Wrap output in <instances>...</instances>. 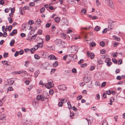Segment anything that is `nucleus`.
<instances>
[{"mask_svg":"<svg viewBox=\"0 0 125 125\" xmlns=\"http://www.w3.org/2000/svg\"><path fill=\"white\" fill-rule=\"evenodd\" d=\"M29 5L30 6H33L35 5V3L33 2H31L29 3Z\"/></svg>","mask_w":125,"mask_h":125,"instance_id":"53","label":"nucleus"},{"mask_svg":"<svg viewBox=\"0 0 125 125\" xmlns=\"http://www.w3.org/2000/svg\"><path fill=\"white\" fill-rule=\"evenodd\" d=\"M51 25V23H47L46 25V26L47 28H49L50 27Z\"/></svg>","mask_w":125,"mask_h":125,"instance_id":"61","label":"nucleus"},{"mask_svg":"<svg viewBox=\"0 0 125 125\" xmlns=\"http://www.w3.org/2000/svg\"><path fill=\"white\" fill-rule=\"evenodd\" d=\"M113 38L116 40L118 41L120 40V38L116 37L115 35H114L113 37Z\"/></svg>","mask_w":125,"mask_h":125,"instance_id":"19","label":"nucleus"},{"mask_svg":"<svg viewBox=\"0 0 125 125\" xmlns=\"http://www.w3.org/2000/svg\"><path fill=\"white\" fill-rule=\"evenodd\" d=\"M61 45L62 47L64 48L67 45L66 43L63 41H61Z\"/></svg>","mask_w":125,"mask_h":125,"instance_id":"15","label":"nucleus"},{"mask_svg":"<svg viewBox=\"0 0 125 125\" xmlns=\"http://www.w3.org/2000/svg\"><path fill=\"white\" fill-rule=\"evenodd\" d=\"M69 57L71 59L73 58V59H76V58L77 57L76 55L73 54L69 55H68V57Z\"/></svg>","mask_w":125,"mask_h":125,"instance_id":"13","label":"nucleus"},{"mask_svg":"<svg viewBox=\"0 0 125 125\" xmlns=\"http://www.w3.org/2000/svg\"><path fill=\"white\" fill-rule=\"evenodd\" d=\"M38 49V48L37 47V48H31V53H33L37 49Z\"/></svg>","mask_w":125,"mask_h":125,"instance_id":"20","label":"nucleus"},{"mask_svg":"<svg viewBox=\"0 0 125 125\" xmlns=\"http://www.w3.org/2000/svg\"><path fill=\"white\" fill-rule=\"evenodd\" d=\"M45 10V8L43 7L41 8L40 10L41 12L42 13H43Z\"/></svg>","mask_w":125,"mask_h":125,"instance_id":"30","label":"nucleus"},{"mask_svg":"<svg viewBox=\"0 0 125 125\" xmlns=\"http://www.w3.org/2000/svg\"><path fill=\"white\" fill-rule=\"evenodd\" d=\"M8 84L9 85H11L13 84L14 82L12 79H8Z\"/></svg>","mask_w":125,"mask_h":125,"instance_id":"7","label":"nucleus"},{"mask_svg":"<svg viewBox=\"0 0 125 125\" xmlns=\"http://www.w3.org/2000/svg\"><path fill=\"white\" fill-rule=\"evenodd\" d=\"M86 63H84L82 64H81V66L82 67L84 68L86 66Z\"/></svg>","mask_w":125,"mask_h":125,"instance_id":"55","label":"nucleus"},{"mask_svg":"<svg viewBox=\"0 0 125 125\" xmlns=\"http://www.w3.org/2000/svg\"><path fill=\"white\" fill-rule=\"evenodd\" d=\"M3 99L0 100V106H1L3 104Z\"/></svg>","mask_w":125,"mask_h":125,"instance_id":"45","label":"nucleus"},{"mask_svg":"<svg viewBox=\"0 0 125 125\" xmlns=\"http://www.w3.org/2000/svg\"><path fill=\"white\" fill-rule=\"evenodd\" d=\"M26 72L25 71H16V72H13V74H21L22 73H25Z\"/></svg>","mask_w":125,"mask_h":125,"instance_id":"10","label":"nucleus"},{"mask_svg":"<svg viewBox=\"0 0 125 125\" xmlns=\"http://www.w3.org/2000/svg\"><path fill=\"white\" fill-rule=\"evenodd\" d=\"M68 49L69 52L71 53L75 52L77 51L75 47L74 46L69 47Z\"/></svg>","mask_w":125,"mask_h":125,"instance_id":"3","label":"nucleus"},{"mask_svg":"<svg viewBox=\"0 0 125 125\" xmlns=\"http://www.w3.org/2000/svg\"><path fill=\"white\" fill-rule=\"evenodd\" d=\"M106 83L105 82H104L102 83L101 85V86L102 87H104L106 85Z\"/></svg>","mask_w":125,"mask_h":125,"instance_id":"56","label":"nucleus"},{"mask_svg":"<svg viewBox=\"0 0 125 125\" xmlns=\"http://www.w3.org/2000/svg\"><path fill=\"white\" fill-rule=\"evenodd\" d=\"M96 45V44L94 42H92L90 43V46L93 47L95 46Z\"/></svg>","mask_w":125,"mask_h":125,"instance_id":"39","label":"nucleus"},{"mask_svg":"<svg viewBox=\"0 0 125 125\" xmlns=\"http://www.w3.org/2000/svg\"><path fill=\"white\" fill-rule=\"evenodd\" d=\"M39 73L40 72L38 70H37L35 72L34 74L36 78L38 76V75Z\"/></svg>","mask_w":125,"mask_h":125,"instance_id":"23","label":"nucleus"},{"mask_svg":"<svg viewBox=\"0 0 125 125\" xmlns=\"http://www.w3.org/2000/svg\"><path fill=\"white\" fill-rule=\"evenodd\" d=\"M37 35V34H35L33 36H32L31 39V40H33L34 39H35L36 38V37Z\"/></svg>","mask_w":125,"mask_h":125,"instance_id":"24","label":"nucleus"},{"mask_svg":"<svg viewBox=\"0 0 125 125\" xmlns=\"http://www.w3.org/2000/svg\"><path fill=\"white\" fill-rule=\"evenodd\" d=\"M34 58H35V59H38L40 58V56H39L38 55L36 54H35L34 55Z\"/></svg>","mask_w":125,"mask_h":125,"instance_id":"34","label":"nucleus"},{"mask_svg":"<svg viewBox=\"0 0 125 125\" xmlns=\"http://www.w3.org/2000/svg\"><path fill=\"white\" fill-rule=\"evenodd\" d=\"M15 10V8L14 7H13L11 9V13H13L14 12Z\"/></svg>","mask_w":125,"mask_h":125,"instance_id":"52","label":"nucleus"},{"mask_svg":"<svg viewBox=\"0 0 125 125\" xmlns=\"http://www.w3.org/2000/svg\"><path fill=\"white\" fill-rule=\"evenodd\" d=\"M72 72L74 73H75L77 72L75 68H73L72 70Z\"/></svg>","mask_w":125,"mask_h":125,"instance_id":"37","label":"nucleus"},{"mask_svg":"<svg viewBox=\"0 0 125 125\" xmlns=\"http://www.w3.org/2000/svg\"><path fill=\"white\" fill-rule=\"evenodd\" d=\"M111 7L113 6V3L112 0H103Z\"/></svg>","mask_w":125,"mask_h":125,"instance_id":"4","label":"nucleus"},{"mask_svg":"<svg viewBox=\"0 0 125 125\" xmlns=\"http://www.w3.org/2000/svg\"><path fill=\"white\" fill-rule=\"evenodd\" d=\"M91 79L90 77H87L83 78V81L86 83H88L90 82Z\"/></svg>","mask_w":125,"mask_h":125,"instance_id":"9","label":"nucleus"},{"mask_svg":"<svg viewBox=\"0 0 125 125\" xmlns=\"http://www.w3.org/2000/svg\"><path fill=\"white\" fill-rule=\"evenodd\" d=\"M17 33V30L16 29L13 30V31L10 33V35L11 36H13L14 34H16Z\"/></svg>","mask_w":125,"mask_h":125,"instance_id":"14","label":"nucleus"},{"mask_svg":"<svg viewBox=\"0 0 125 125\" xmlns=\"http://www.w3.org/2000/svg\"><path fill=\"white\" fill-rule=\"evenodd\" d=\"M8 53H4L3 55V56L4 58H6L7 57L8 55Z\"/></svg>","mask_w":125,"mask_h":125,"instance_id":"40","label":"nucleus"},{"mask_svg":"<svg viewBox=\"0 0 125 125\" xmlns=\"http://www.w3.org/2000/svg\"><path fill=\"white\" fill-rule=\"evenodd\" d=\"M46 40L47 41H49L50 39V36L49 35H46L45 37Z\"/></svg>","mask_w":125,"mask_h":125,"instance_id":"29","label":"nucleus"},{"mask_svg":"<svg viewBox=\"0 0 125 125\" xmlns=\"http://www.w3.org/2000/svg\"><path fill=\"white\" fill-rule=\"evenodd\" d=\"M54 20L56 23H58L60 21V18L59 17H57L55 18Z\"/></svg>","mask_w":125,"mask_h":125,"instance_id":"16","label":"nucleus"},{"mask_svg":"<svg viewBox=\"0 0 125 125\" xmlns=\"http://www.w3.org/2000/svg\"><path fill=\"white\" fill-rule=\"evenodd\" d=\"M21 36L22 37H24L25 36V33H21V34H20Z\"/></svg>","mask_w":125,"mask_h":125,"instance_id":"62","label":"nucleus"},{"mask_svg":"<svg viewBox=\"0 0 125 125\" xmlns=\"http://www.w3.org/2000/svg\"><path fill=\"white\" fill-rule=\"evenodd\" d=\"M49 63L47 62H46L43 64L42 66L44 67L43 69H45L46 70L47 69V67L48 66Z\"/></svg>","mask_w":125,"mask_h":125,"instance_id":"11","label":"nucleus"},{"mask_svg":"<svg viewBox=\"0 0 125 125\" xmlns=\"http://www.w3.org/2000/svg\"><path fill=\"white\" fill-rule=\"evenodd\" d=\"M80 86H83L84 85H85V83L84 82H82L81 83H80Z\"/></svg>","mask_w":125,"mask_h":125,"instance_id":"64","label":"nucleus"},{"mask_svg":"<svg viewBox=\"0 0 125 125\" xmlns=\"http://www.w3.org/2000/svg\"><path fill=\"white\" fill-rule=\"evenodd\" d=\"M66 35L65 33H62L61 34V37L63 39H65L66 38Z\"/></svg>","mask_w":125,"mask_h":125,"instance_id":"25","label":"nucleus"},{"mask_svg":"<svg viewBox=\"0 0 125 125\" xmlns=\"http://www.w3.org/2000/svg\"><path fill=\"white\" fill-rule=\"evenodd\" d=\"M82 98V96L81 95H79L77 97V100H80Z\"/></svg>","mask_w":125,"mask_h":125,"instance_id":"36","label":"nucleus"},{"mask_svg":"<svg viewBox=\"0 0 125 125\" xmlns=\"http://www.w3.org/2000/svg\"><path fill=\"white\" fill-rule=\"evenodd\" d=\"M96 4L98 6H99L100 4V2L99 0H96Z\"/></svg>","mask_w":125,"mask_h":125,"instance_id":"47","label":"nucleus"},{"mask_svg":"<svg viewBox=\"0 0 125 125\" xmlns=\"http://www.w3.org/2000/svg\"><path fill=\"white\" fill-rule=\"evenodd\" d=\"M100 45L102 47L104 46L105 45V43L103 42H100Z\"/></svg>","mask_w":125,"mask_h":125,"instance_id":"42","label":"nucleus"},{"mask_svg":"<svg viewBox=\"0 0 125 125\" xmlns=\"http://www.w3.org/2000/svg\"><path fill=\"white\" fill-rule=\"evenodd\" d=\"M67 104L68 105V108L69 109H71L72 108V106L70 102H68L67 103Z\"/></svg>","mask_w":125,"mask_h":125,"instance_id":"28","label":"nucleus"},{"mask_svg":"<svg viewBox=\"0 0 125 125\" xmlns=\"http://www.w3.org/2000/svg\"><path fill=\"white\" fill-rule=\"evenodd\" d=\"M49 93L51 95H52L54 93L52 89H51L49 91Z\"/></svg>","mask_w":125,"mask_h":125,"instance_id":"49","label":"nucleus"},{"mask_svg":"<svg viewBox=\"0 0 125 125\" xmlns=\"http://www.w3.org/2000/svg\"><path fill=\"white\" fill-rule=\"evenodd\" d=\"M97 62L99 64H102L103 62L101 60H99L97 61Z\"/></svg>","mask_w":125,"mask_h":125,"instance_id":"32","label":"nucleus"},{"mask_svg":"<svg viewBox=\"0 0 125 125\" xmlns=\"http://www.w3.org/2000/svg\"><path fill=\"white\" fill-rule=\"evenodd\" d=\"M115 22V21H113L111 20H109L108 30H109V31L113 29V28H114V26L113 23Z\"/></svg>","mask_w":125,"mask_h":125,"instance_id":"2","label":"nucleus"},{"mask_svg":"<svg viewBox=\"0 0 125 125\" xmlns=\"http://www.w3.org/2000/svg\"><path fill=\"white\" fill-rule=\"evenodd\" d=\"M37 24H40L41 22V21L40 19H38L36 21Z\"/></svg>","mask_w":125,"mask_h":125,"instance_id":"46","label":"nucleus"},{"mask_svg":"<svg viewBox=\"0 0 125 125\" xmlns=\"http://www.w3.org/2000/svg\"><path fill=\"white\" fill-rule=\"evenodd\" d=\"M100 83L99 82H96L95 83V84L97 86H99L100 85Z\"/></svg>","mask_w":125,"mask_h":125,"instance_id":"38","label":"nucleus"},{"mask_svg":"<svg viewBox=\"0 0 125 125\" xmlns=\"http://www.w3.org/2000/svg\"><path fill=\"white\" fill-rule=\"evenodd\" d=\"M18 52L20 55H22L24 53V52L22 49H21L19 52Z\"/></svg>","mask_w":125,"mask_h":125,"instance_id":"41","label":"nucleus"},{"mask_svg":"<svg viewBox=\"0 0 125 125\" xmlns=\"http://www.w3.org/2000/svg\"><path fill=\"white\" fill-rule=\"evenodd\" d=\"M116 79L119 80H120L121 79V77L120 76H118L116 77Z\"/></svg>","mask_w":125,"mask_h":125,"instance_id":"60","label":"nucleus"},{"mask_svg":"<svg viewBox=\"0 0 125 125\" xmlns=\"http://www.w3.org/2000/svg\"><path fill=\"white\" fill-rule=\"evenodd\" d=\"M15 42V41L14 39H12V40L10 43V45L11 46H13V44Z\"/></svg>","mask_w":125,"mask_h":125,"instance_id":"18","label":"nucleus"},{"mask_svg":"<svg viewBox=\"0 0 125 125\" xmlns=\"http://www.w3.org/2000/svg\"><path fill=\"white\" fill-rule=\"evenodd\" d=\"M48 81V83L45 85V86L47 88L50 89L54 86V83L52 80Z\"/></svg>","mask_w":125,"mask_h":125,"instance_id":"1","label":"nucleus"},{"mask_svg":"<svg viewBox=\"0 0 125 125\" xmlns=\"http://www.w3.org/2000/svg\"><path fill=\"white\" fill-rule=\"evenodd\" d=\"M46 98V97L43 96H41V100L42 101H43L45 100Z\"/></svg>","mask_w":125,"mask_h":125,"instance_id":"33","label":"nucleus"},{"mask_svg":"<svg viewBox=\"0 0 125 125\" xmlns=\"http://www.w3.org/2000/svg\"><path fill=\"white\" fill-rule=\"evenodd\" d=\"M58 88L60 89L63 90H65L66 89V87L63 84L60 85L58 86Z\"/></svg>","mask_w":125,"mask_h":125,"instance_id":"6","label":"nucleus"},{"mask_svg":"<svg viewBox=\"0 0 125 125\" xmlns=\"http://www.w3.org/2000/svg\"><path fill=\"white\" fill-rule=\"evenodd\" d=\"M0 117L1 118V119L2 120V119L4 118L5 117V115L4 114H2L0 116Z\"/></svg>","mask_w":125,"mask_h":125,"instance_id":"43","label":"nucleus"},{"mask_svg":"<svg viewBox=\"0 0 125 125\" xmlns=\"http://www.w3.org/2000/svg\"><path fill=\"white\" fill-rule=\"evenodd\" d=\"M8 19L10 23H11L12 22V21L11 18L10 17H9L8 18Z\"/></svg>","mask_w":125,"mask_h":125,"instance_id":"44","label":"nucleus"},{"mask_svg":"<svg viewBox=\"0 0 125 125\" xmlns=\"http://www.w3.org/2000/svg\"><path fill=\"white\" fill-rule=\"evenodd\" d=\"M111 59L110 58H107L105 60V62L107 63V66H109L112 64V62H110Z\"/></svg>","mask_w":125,"mask_h":125,"instance_id":"5","label":"nucleus"},{"mask_svg":"<svg viewBox=\"0 0 125 125\" xmlns=\"http://www.w3.org/2000/svg\"><path fill=\"white\" fill-rule=\"evenodd\" d=\"M43 41H42V42H41V43H38L37 45H39V47L40 48H41L43 46Z\"/></svg>","mask_w":125,"mask_h":125,"instance_id":"22","label":"nucleus"},{"mask_svg":"<svg viewBox=\"0 0 125 125\" xmlns=\"http://www.w3.org/2000/svg\"><path fill=\"white\" fill-rule=\"evenodd\" d=\"M29 70L31 72H33L34 71V69L33 68L30 67L29 69Z\"/></svg>","mask_w":125,"mask_h":125,"instance_id":"31","label":"nucleus"},{"mask_svg":"<svg viewBox=\"0 0 125 125\" xmlns=\"http://www.w3.org/2000/svg\"><path fill=\"white\" fill-rule=\"evenodd\" d=\"M41 95H38L37 96V99L38 100H41Z\"/></svg>","mask_w":125,"mask_h":125,"instance_id":"50","label":"nucleus"},{"mask_svg":"<svg viewBox=\"0 0 125 125\" xmlns=\"http://www.w3.org/2000/svg\"><path fill=\"white\" fill-rule=\"evenodd\" d=\"M100 27L99 26H97L94 28V30L96 31H98L100 29Z\"/></svg>","mask_w":125,"mask_h":125,"instance_id":"27","label":"nucleus"},{"mask_svg":"<svg viewBox=\"0 0 125 125\" xmlns=\"http://www.w3.org/2000/svg\"><path fill=\"white\" fill-rule=\"evenodd\" d=\"M17 116L19 117H20L21 116V114L20 112H18L17 114Z\"/></svg>","mask_w":125,"mask_h":125,"instance_id":"54","label":"nucleus"},{"mask_svg":"<svg viewBox=\"0 0 125 125\" xmlns=\"http://www.w3.org/2000/svg\"><path fill=\"white\" fill-rule=\"evenodd\" d=\"M9 62L7 61H3L2 62V63L4 65H9Z\"/></svg>","mask_w":125,"mask_h":125,"instance_id":"17","label":"nucleus"},{"mask_svg":"<svg viewBox=\"0 0 125 125\" xmlns=\"http://www.w3.org/2000/svg\"><path fill=\"white\" fill-rule=\"evenodd\" d=\"M12 27L11 25L9 26L7 28V29H8L9 31H10L11 30V29Z\"/></svg>","mask_w":125,"mask_h":125,"instance_id":"58","label":"nucleus"},{"mask_svg":"<svg viewBox=\"0 0 125 125\" xmlns=\"http://www.w3.org/2000/svg\"><path fill=\"white\" fill-rule=\"evenodd\" d=\"M87 53L88 56L91 59H92L94 57L95 55L92 52L89 53L88 52Z\"/></svg>","mask_w":125,"mask_h":125,"instance_id":"8","label":"nucleus"},{"mask_svg":"<svg viewBox=\"0 0 125 125\" xmlns=\"http://www.w3.org/2000/svg\"><path fill=\"white\" fill-rule=\"evenodd\" d=\"M81 12H83V13H82L83 15H84L86 14V10L85 9H83L81 10Z\"/></svg>","mask_w":125,"mask_h":125,"instance_id":"26","label":"nucleus"},{"mask_svg":"<svg viewBox=\"0 0 125 125\" xmlns=\"http://www.w3.org/2000/svg\"><path fill=\"white\" fill-rule=\"evenodd\" d=\"M105 51L104 49L101 50L100 51L101 53L102 54H104L105 53Z\"/></svg>","mask_w":125,"mask_h":125,"instance_id":"57","label":"nucleus"},{"mask_svg":"<svg viewBox=\"0 0 125 125\" xmlns=\"http://www.w3.org/2000/svg\"><path fill=\"white\" fill-rule=\"evenodd\" d=\"M10 10V9H8V8L6 9H5V12L6 13L8 12H9V11Z\"/></svg>","mask_w":125,"mask_h":125,"instance_id":"59","label":"nucleus"},{"mask_svg":"<svg viewBox=\"0 0 125 125\" xmlns=\"http://www.w3.org/2000/svg\"><path fill=\"white\" fill-rule=\"evenodd\" d=\"M58 62L57 61H56L55 62L53 63V67H55L58 66Z\"/></svg>","mask_w":125,"mask_h":125,"instance_id":"21","label":"nucleus"},{"mask_svg":"<svg viewBox=\"0 0 125 125\" xmlns=\"http://www.w3.org/2000/svg\"><path fill=\"white\" fill-rule=\"evenodd\" d=\"M48 57L50 58V59L51 60H57V59L55 56L53 55H49V56Z\"/></svg>","mask_w":125,"mask_h":125,"instance_id":"12","label":"nucleus"},{"mask_svg":"<svg viewBox=\"0 0 125 125\" xmlns=\"http://www.w3.org/2000/svg\"><path fill=\"white\" fill-rule=\"evenodd\" d=\"M7 35L6 32H4L3 35V37H6L7 36Z\"/></svg>","mask_w":125,"mask_h":125,"instance_id":"63","label":"nucleus"},{"mask_svg":"<svg viewBox=\"0 0 125 125\" xmlns=\"http://www.w3.org/2000/svg\"><path fill=\"white\" fill-rule=\"evenodd\" d=\"M28 23L30 25H32L34 23V21L31 20H30L29 21Z\"/></svg>","mask_w":125,"mask_h":125,"instance_id":"35","label":"nucleus"},{"mask_svg":"<svg viewBox=\"0 0 125 125\" xmlns=\"http://www.w3.org/2000/svg\"><path fill=\"white\" fill-rule=\"evenodd\" d=\"M63 104V103L62 102H59L58 104V105L60 107H61L62 106V104Z\"/></svg>","mask_w":125,"mask_h":125,"instance_id":"48","label":"nucleus"},{"mask_svg":"<svg viewBox=\"0 0 125 125\" xmlns=\"http://www.w3.org/2000/svg\"><path fill=\"white\" fill-rule=\"evenodd\" d=\"M113 62L115 63H116L117 62V61L115 58L113 59H112Z\"/></svg>","mask_w":125,"mask_h":125,"instance_id":"51","label":"nucleus"}]
</instances>
